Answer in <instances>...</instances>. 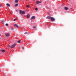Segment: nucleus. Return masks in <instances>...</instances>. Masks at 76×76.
<instances>
[{
	"label": "nucleus",
	"instance_id": "nucleus-1",
	"mask_svg": "<svg viewBox=\"0 0 76 76\" xmlns=\"http://www.w3.org/2000/svg\"><path fill=\"white\" fill-rule=\"evenodd\" d=\"M15 45H16V44H14L13 45H12L11 46H10V48L11 49H12L13 48H15Z\"/></svg>",
	"mask_w": 76,
	"mask_h": 76
},
{
	"label": "nucleus",
	"instance_id": "nucleus-2",
	"mask_svg": "<svg viewBox=\"0 0 76 76\" xmlns=\"http://www.w3.org/2000/svg\"><path fill=\"white\" fill-rule=\"evenodd\" d=\"M20 13L21 15H22V14H23V15H24L25 13L24 11H22V10H20Z\"/></svg>",
	"mask_w": 76,
	"mask_h": 76
},
{
	"label": "nucleus",
	"instance_id": "nucleus-3",
	"mask_svg": "<svg viewBox=\"0 0 76 76\" xmlns=\"http://www.w3.org/2000/svg\"><path fill=\"white\" fill-rule=\"evenodd\" d=\"M51 20L52 21V22H54L55 20V19H54V18L53 17H51V18H50Z\"/></svg>",
	"mask_w": 76,
	"mask_h": 76
},
{
	"label": "nucleus",
	"instance_id": "nucleus-4",
	"mask_svg": "<svg viewBox=\"0 0 76 76\" xmlns=\"http://www.w3.org/2000/svg\"><path fill=\"white\" fill-rule=\"evenodd\" d=\"M14 26L15 27H16L17 28H19V26L17 24H14Z\"/></svg>",
	"mask_w": 76,
	"mask_h": 76
},
{
	"label": "nucleus",
	"instance_id": "nucleus-5",
	"mask_svg": "<svg viewBox=\"0 0 76 76\" xmlns=\"http://www.w3.org/2000/svg\"><path fill=\"white\" fill-rule=\"evenodd\" d=\"M51 17L48 16L46 18V19H51Z\"/></svg>",
	"mask_w": 76,
	"mask_h": 76
},
{
	"label": "nucleus",
	"instance_id": "nucleus-6",
	"mask_svg": "<svg viewBox=\"0 0 76 76\" xmlns=\"http://www.w3.org/2000/svg\"><path fill=\"white\" fill-rule=\"evenodd\" d=\"M35 19V17L34 16H33L31 18V20H32V19Z\"/></svg>",
	"mask_w": 76,
	"mask_h": 76
},
{
	"label": "nucleus",
	"instance_id": "nucleus-7",
	"mask_svg": "<svg viewBox=\"0 0 76 76\" xmlns=\"http://www.w3.org/2000/svg\"><path fill=\"white\" fill-rule=\"evenodd\" d=\"M26 17L27 19H29V17H30V15L29 14H28L26 15Z\"/></svg>",
	"mask_w": 76,
	"mask_h": 76
},
{
	"label": "nucleus",
	"instance_id": "nucleus-8",
	"mask_svg": "<svg viewBox=\"0 0 76 76\" xmlns=\"http://www.w3.org/2000/svg\"><path fill=\"white\" fill-rule=\"evenodd\" d=\"M36 4H39V3H41V2L39 1H36Z\"/></svg>",
	"mask_w": 76,
	"mask_h": 76
},
{
	"label": "nucleus",
	"instance_id": "nucleus-9",
	"mask_svg": "<svg viewBox=\"0 0 76 76\" xmlns=\"http://www.w3.org/2000/svg\"><path fill=\"white\" fill-rule=\"evenodd\" d=\"M1 52L2 53H4V52H6V50H1Z\"/></svg>",
	"mask_w": 76,
	"mask_h": 76
},
{
	"label": "nucleus",
	"instance_id": "nucleus-10",
	"mask_svg": "<svg viewBox=\"0 0 76 76\" xmlns=\"http://www.w3.org/2000/svg\"><path fill=\"white\" fill-rule=\"evenodd\" d=\"M64 9L66 10H68V8L67 7H64Z\"/></svg>",
	"mask_w": 76,
	"mask_h": 76
},
{
	"label": "nucleus",
	"instance_id": "nucleus-11",
	"mask_svg": "<svg viewBox=\"0 0 76 76\" xmlns=\"http://www.w3.org/2000/svg\"><path fill=\"white\" fill-rule=\"evenodd\" d=\"M6 36L7 37H9V34L8 33H7L6 34Z\"/></svg>",
	"mask_w": 76,
	"mask_h": 76
},
{
	"label": "nucleus",
	"instance_id": "nucleus-12",
	"mask_svg": "<svg viewBox=\"0 0 76 76\" xmlns=\"http://www.w3.org/2000/svg\"><path fill=\"white\" fill-rule=\"evenodd\" d=\"M6 5L7 6H9V7H10V4H6Z\"/></svg>",
	"mask_w": 76,
	"mask_h": 76
},
{
	"label": "nucleus",
	"instance_id": "nucleus-13",
	"mask_svg": "<svg viewBox=\"0 0 76 76\" xmlns=\"http://www.w3.org/2000/svg\"><path fill=\"white\" fill-rule=\"evenodd\" d=\"M15 3H18V0H15Z\"/></svg>",
	"mask_w": 76,
	"mask_h": 76
},
{
	"label": "nucleus",
	"instance_id": "nucleus-14",
	"mask_svg": "<svg viewBox=\"0 0 76 76\" xmlns=\"http://www.w3.org/2000/svg\"><path fill=\"white\" fill-rule=\"evenodd\" d=\"M18 6V4H16L15 5V7H16V6Z\"/></svg>",
	"mask_w": 76,
	"mask_h": 76
},
{
	"label": "nucleus",
	"instance_id": "nucleus-15",
	"mask_svg": "<svg viewBox=\"0 0 76 76\" xmlns=\"http://www.w3.org/2000/svg\"><path fill=\"white\" fill-rule=\"evenodd\" d=\"M20 40H19V41H18V42H17L18 43H20Z\"/></svg>",
	"mask_w": 76,
	"mask_h": 76
},
{
	"label": "nucleus",
	"instance_id": "nucleus-16",
	"mask_svg": "<svg viewBox=\"0 0 76 76\" xmlns=\"http://www.w3.org/2000/svg\"><path fill=\"white\" fill-rule=\"evenodd\" d=\"M33 28H34V29H35V28H37V27L35 26H33Z\"/></svg>",
	"mask_w": 76,
	"mask_h": 76
},
{
	"label": "nucleus",
	"instance_id": "nucleus-17",
	"mask_svg": "<svg viewBox=\"0 0 76 76\" xmlns=\"http://www.w3.org/2000/svg\"><path fill=\"white\" fill-rule=\"evenodd\" d=\"M28 34V32H26L24 33V34Z\"/></svg>",
	"mask_w": 76,
	"mask_h": 76
},
{
	"label": "nucleus",
	"instance_id": "nucleus-18",
	"mask_svg": "<svg viewBox=\"0 0 76 76\" xmlns=\"http://www.w3.org/2000/svg\"><path fill=\"white\" fill-rule=\"evenodd\" d=\"M27 7H28H28H29V5H26Z\"/></svg>",
	"mask_w": 76,
	"mask_h": 76
},
{
	"label": "nucleus",
	"instance_id": "nucleus-19",
	"mask_svg": "<svg viewBox=\"0 0 76 76\" xmlns=\"http://www.w3.org/2000/svg\"><path fill=\"white\" fill-rule=\"evenodd\" d=\"M35 10H36V11L38 10V8H35Z\"/></svg>",
	"mask_w": 76,
	"mask_h": 76
},
{
	"label": "nucleus",
	"instance_id": "nucleus-20",
	"mask_svg": "<svg viewBox=\"0 0 76 76\" xmlns=\"http://www.w3.org/2000/svg\"><path fill=\"white\" fill-rule=\"evenodd\" d=\"M5 25H6V26H8L9 25L8 24L6 23L5 24Z\"/></svg>",
	"mask_w": 76,
	"mask_h": 76
},
{
	"label": "nucleus",
	"instance_id": "nucleus-21",
	"mask_svg": "<svg viewBox=\"0 0 76 76\" xmlns=\"http://www.w3.org/2000/svg\"><path fill=\"white\" fill-rule=\"evenodd\" d=\"M0 7H1V8H2V5H0Z\"/></svg>",
	"mask_w": 76,
	"mask_h": 76
},
{
	"label": "nucleus",
	"instance_id": "nucleus-22",
	"mask_svg": "<svg viewBox=\"0 0 76 76\" xmlns=\"http://www.w3.org/2000/svg\"><path fill=\"white\" fill-rule=\"evenodd\" d=\"M13 21H16V19H14L13 20Z\"/></svg>",
	"mask_w": 76,
	"mask_h": 76
},
{
	"label": "nucleus",
	"instance_id": "nucleus-23",
	"mask_svg": "<svg viewBox=\"0 0 76 76\" xmlns=\"http://www.w3.org/2000/svg\"><path fill=\"white\" fill-rule=\"evenodd\" d=\"M22 49H24V48L23 47H22Z\"/></svg>",
	"mask_w": 76,
	"mask_h": 76
},
{
	"label": "nucleus",
	"instance_id": "nucleus-24",
	"mask_svg": "<svg viewBox=\"0 0 76 76\" xmlns=\"http://www.w3.org/2000/svg\"><path fill=\"white\" fill-rule=\"evenodd\" d=\"M4 76H6V75H4Z\"/></svg>",
	"mask_w": 76,
	"mask_h": 76
},
{
	"label": "nucleus",
	"instance_id": "nucleus-25",
	"mask_svg": "<svg viewBox=\"0 0 76 76\" xmlns=\"http://www.w3.org/2000/svg\"><path fill=\"white\" fill-rule=\"evenodd\" d=\"M12 29H13V28H12Z\"/></svg>",
	"mask_w": 76,
	"mask_h": 76
},
{
	"label": "nucleus",
	"instance_id": "nucleus-26",
	"mask_svg": "<svg viewBox=\"0 0 76 76\" xmlns=\"http://www.w3.org/2000/svg\"><path fill=\"white\" fill-rule=\"evenodd\" d=\"M1 36V35H0V37Z\"/></svg>",
	"mask_w": 76,
	"mask_h": 76
}]
</instances>
